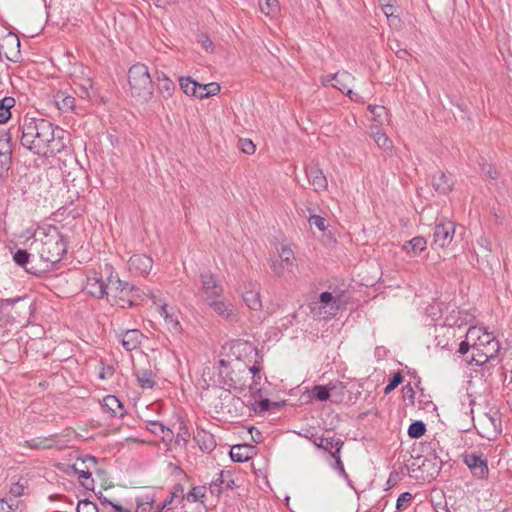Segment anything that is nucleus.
<instances>
[{"mask_svg":"<svg viewBox=\"0 0 512 512\" xmlns=\"http://www.w3.org/2000/svg\"><path fill=\"white\" fill-rule=\"evenodd\" d=\"M442 465L443 461L437 455L429 454L424 458L421 465H419L422 478L428 481L436 479L441 471Z\"/></svg>","mask_w":512,"mask_h":512,"instance_id":"1a4fd4ad","label":"nucleus"},{"mask_svg":"<svg viewBox=\"0 0 512 512\" xmlns=\"http://www.w3.org/2000/svg\"><path fill=\"white\" fill-rule=\"evenodd\" d=\"M30 258L31 254H29L24 249H18L13 255V260L15 261V263L23 267L28 273L33 275H39L43 273L41 267L33 265V260H31Z\"/></svg>","mask_w":512,"mask_h":512,"instance_id":"a211bd4d","label":"nucleus"},{"mask_svg":"<svg viewBox=\"0 0 512 512\" xmlns=\"http://www.w3.org/2000/svg\"><path fill=\"white\" fill-rule=\"evenodd\" d=\"M92 88H88V87H83V86H75V93L82 99H90L91 98V93H90V90Z\"/></svg>","mask_w":512,"mask_h":512,"instance_id":"69168bd1","label":"nucleus"},{"mask_svg":"<svg viewBox=\"0 0 512 512\" xmlns=\"http://www.w3.org/2000/svg\"><path fill=\"white\" fill-rule=\"evenodd\" d=\"M243 301L251 309L258 311L262 308L260 292L253 285L246 289L242 294Z\"/></svg>","mask_w":512,"mask_h":512,"instance_id":"4be33fe9","label":"nucleus"},{"mask_svg":"<svg viewBox=\"0 0 512 512\" xmlns=\"http://www.w3.org/2000/svg\"><path fill=\"white\" fill-rule=\"evenodd\" d=\"M206 304L225 320H232L236 316L233 305L229 302L216 298Z\"/></svg>","mask_w":512,"mask_h":512,"instance_id":"6ab92c4d","label":"nucleus"},{"mask_svg":"<svg viewBox=\"0 0 512 512\" xmlns=\"http://www.w3.org/2000/svg\"><path fill=\"white\" fill-rule=\"evenodd\" d=\"M153 509H154L153 500H151L150 502L147 501L145 503L137 500V509H136L137 512H150Z\"/></svg>","mask_w":512,"mask_h":512,"instance_id":"0e129e2a","label":"nucleus"},{"mask_svg":"<svg viewBox=\"0 0 512 512\" xmlns=\"http://www.w3.org/2000/svg\"><path fill=\"white\" fill-rule=\"evenodd\" d=\"M463 461L475 477L483 479L488 475L487 460L482 454H465L463 455Z\"/></svg>","mask_w":512,"mask_h":512,"instance_id":"6e6552de","label":"nucleus"},{"mask_svg":"<svg viewBox=\"0 0 512 512\" xmlns=\"http://www.w3.org/2000/svg\"><path fill=\"white\" fill-rule=\"evenodd\" d=\"M374 141L376 142L377 146L384 150L388 151L392 149V141L387 137V135L382 132L381 130H378L374 133Z\"/></svg>","mask_w":512,"mask_h":512,"instance_id":"4c0bfd02","label":"nucleus"},{"mask_svg":"<svg viewBox=\"0 0 512 512\" xmlns=\"http://www.w3.org/2000/svg\"><path fill=\"white\" fill-rule=\"evenodd\" d=\"M105 272L107 273L106 277V285L105 290L107 294L105 297L111 302L112 305H116V301L119 300L122 296V289L124 288L126 282L120 280L118 274H114L113 267L109 264H105Z\"/></svg>","mask_w":512,"mask_h":512,"instance_id":"39448f33","label":"nucleus"},{"mask_svg":"<svg viewBox=\"0 0 512 512\" xmlns=\"http://www.w3.org/2000/svg\"><path fill=\"white\" fill-rule=\"evenodd\" d=\"M49 438H35L26 441V445L32 449H47L51 448L52 444L49 443Z\"/></svg>","mask_w":512,"mask_h":512,"instance_id":"79ce46f5","label":"nucleus"},{"mask_svg":"<svg viewBox=\"0 0 512 512\" xmlns=\"http://www.w3.org/2000/svg\"><path fill=\"white\" fill-rule=\"evenodd\" d=\"M238 147L239 149L247 154V155H252L255 153V150H256V146L255 144L250 140V139H239L238 141Z\"/></svg>","mask_w":512,"mask_h":512,"instance_id":"49530a36","label":"nucleus"},{"mask_svg":"<svg viewBox=\"0 0 512 512\" xmlns=\"http://www.w3.org/2000/svg\"><path fill=\"white\" fill-rule=\"evenodd\" d=\"M195 440L197 441L200 449L204 452H212L216 447L214 436L210 433H206L204 431L198 432L195 436Z\"/></svg>","mask_w":512,"mask_h":512,"instance_id":"bb28decb","label":"nucleus"},{"mask_svg":"<svg viewBox=\"0 0 512 512\" xmlns=\"http://www.w3.org/2000/svg\"><path fill=\"white\" fill-rule=\"evenodd\" d=\"M101 406L103 411L107 413L110 417L123 418L126 414V410L124 409L123 404L114 395L105 396L103 398Z\"/></svg>","mask_w":512,"mask_h":512,"instance_id":"f3484780","label":"nucleus"},{"mask_svg":"<svg viewBox=\"0 0 512 512\" xmlns=\"http://www.w3.org/2000/svg\"><path fill=\"white\" fill-rule=\"evenodd\" d=\"M201 288L199 295L207 303L213 299L220 298L223 294V287L215 275L204 272L200 275Z\"/></svg>","mask_w":512,"mask_h":512,"instance_id":"20e7f679","label":"nucleus"},{"mask_svg":"<svg viewBox=\"0 0 512 512\" xmlns=\"http://www.w3.org/2000/svg\"><path fill=\"white\" fill-rule=\"evenodd\" d=\"M120 301H116V305L121 308L133 307L139 305L145 298V293L142 289L126 282Z\"/></svg>","mask_w":512,"mask_h":512,"instance_id":"423d86ee","label":"nucleus"},{"mask_svg":"<svg viewBox=\"0 0 512 512\" xmlns=\"http://www.w3.org/2000/svg\"><path fill=\"white\" fill-rule=\"evenodd\" d=\"M455 223L452 221H444L436 224L433 233L434 243L440 247H447L455 234Z\"/></svg>","mask_w":512,"mask_h":512,"instance_id":"0eeeda50","label":"nucleus"},{"mask_svg":"<svg viewBox=\"0 0 512 512\" xmlns=\"http://www.w3.org/2000/svg\"><path fill=\"white\" fill-rule=\"evenodd\" d=\"M139 385L144 388H153L155 383L154 373L150 369H138L135 371Z\"/></svg>","mask_w":512,"mask_h":512,"instance_id":"2f4dec72","label":"nucleus"},{"mask_svg":"<svg viewBox=\"0 0 512 512\" xmlns=\"http://www.w3.org/2000/svg\"><path fill=\"white\" fill-rule=\"evenodd\" d=\"M261 12L269 17L275 16L279 12L278 0H259Z\"/></svg>","mask_w":512,"mask_h":512,"instance_id":"f704fd0d","label":"nucleus"},{"mask_svg":"<svg viewBox=\"0 0 512 512\" xmlns=\"http://www.w3.org/2000/svg\"><path fill=\"white\" fill-rule=\"evenodd\" d=\"M382 4V11L386 15V17H391L394 15L395 6L393 4L394 0H379Z\"/></svg>","mask_w":512,"mask_h":512,"instance_id":"4d7b16f0","label":"nucleus"},{"mask_svg":"<svg viewBox=\"0 0 512 512\" xmlns=\"http://www.w3.org/2000/svg\"><path fill=\"white\" fill-rule=\"evenodd\" d=\"M131 96L141 103L149 102L153 97V81L148 67L142 63L134 64L128 71Z\"/></svg>","mask_w":512,"mask_h":512,"instance_id":"7ed1b4c3","label":"nucleus"},{"mask_svg":"<svg viewBox=\"0 0 512 512\" xmlns=\"http://www.w3.org/2000/svg\"><path fill=\"white\" fill-rule=\"evenodd\" d=\"M74 86H83L92 88V78L91 77H78V78H72Z\"/></svg>","mask_w":512,"mask_h":512,"instance_id":"680f3d73","label":"nucleus"},{"mask_svg":"<svg viewBox=\"0 0 512 512\" xmlns=\"http://www.w3.org/2000/svg\"><path fill=\"white\" fill-rule=\"evenodd\" d=\"M97 505L89 499L80 500L77 505V512H98Z\"/></svg>","mask_w":512,"mask_h":512,"instance_id":"a18cd8bd","label":"nucleus"},{"mask_svg":"<svg viewBox=\"0 0 512 512\" xmlns=\"http://www.w3.org/2000/svg\"><path fill=\"white\" fill-rule=\"evenodd\" d=\"M339 387L340 396H343L345 386L343 383L339 384L329 383L328 385H315L310 391H308V397L310 400H317L324 402L330 399L331 392Z\"/></svg>","mask_w":512,"mask_h":512,"instance_id":"f8f14e48","label":"nucleus"},{"mask_svg":"<svg viewBox=\"0 0 512 512\" xmlns=\"http://www.w3.org/2000/svg\"><path fill=\"white\" fill-rule=\"evenodd\" d=\"M484 344L482 345L483 351L487 354L488 358H493L500 349L499 342L490 337V334L485 333L482 338Z\"/></svg>","mask_w":512,"mask_h":512,"instance_id":"72a5a7b5","label":"nucleus"},{"mask_svg":"<svg viewBox=\"0 0 512 512\" xmlns=\"http://www.w3.org/2000/svg\"><path fill=\"white\" fill-rule=\"evenodd\" d=\"M402 382H403V375L401 374V372L394 373L393 376L390 378L389 383L384 388V394H386V395L389 394Z\"/></svg>","mask_w":512,"mask_h":512,"instance_id":"c03bdc74","label":"nucleus"},{"mask_svg":"<svg viewBox=\"0 0 512 512\" xmlns=\"http://www.w3.org/2000/svg\"><path fill=\"white\" fill-rule=\"evenodd\" d=\"M164 428L165 426L160 423V422H157V421H151L147 424V429L155 434V435H160L161 433H164Z\"/></svg>","mask_w":512,"mask_h":512,"instance_id":"052dcab7","label":"nucleus"},{"mask_svg":"<svg viewBox=\"0 0 512 512\" xmlns=\"http://www.w3.org/2000/svg\"><path fill=\"white\" fill-rule=\"evenodd\" d=\"M412 500H413V495L411 493L404 492V493L400 494V496L398 497L397 502H396V509L398 511L405 510L410 505Z\"/></svg>","mask_w":512,"mask_h":512,"instance_id":"37998d69","label":"nucleus"},{"mask_svg":"<svg viewBox=\"0 0 512 512\" xmlns=\"http://www.w3.org/2000/svg\"><path fill=\"white\" fill-rule=\"evenodd\" d=\"M279 406L280 404L278 402H272L269 399L264 398L256 403L254 410L258 413H264L270 411L272 408H278Z\"/></svg>","mask_w":512,"mask_h":512,"instance_id":"a19ab883","label":"nucleus"},{"mask_svg":"<svg viewBox=\"0 0 512 512\" xmlns=\"http://www.w3.org/2000/svg\"><path fill=\"white\" fill-rule=\"evenodd\" d=\"M71 469L74 471V473L79 475L80 479H90L91 473L89 472V468L86 466L85 468H81L78 466V463H75L71 466Z\"/></svg>","mask_w":512,"mask_h":512,"instance_id":"13d9d810","label":"nucleus"},{"mask_svg":"<svg viewBox=\"0 0 512 512\" xmlns=\"http://www.w3.org/2000/svg\"><path fill=\"white\" fill-rule=\"evenodd\" d=\"M142 336L137 329L127 330L122 336L121 343L127 351H132L141 344Z\"/></svg>","mask_w":512,"mask_h":512,"instance_id":"b1692460","label":"nucleus"},{"mask_svg":"<svg viewBox=\"0 0 512 512\" xmlns=\"http://www.w3.org/2000/svg\"><path fill=\"white\" fill-rule=\"evenodd\" d=\"M306 176L309 183L313 186L315 192L320 193L328 187V181L322 169L318 165L307 167Z\"/></svg>","mask_w":512,"mask_h":512,"instance_id":"4468645a","label":"nucleus"},{"mask_svg":"<svg viewBox=\"0 0 512 512\" xmlns=\"http://www.w3.org/2000/svg\"><path fill=\"white\" fill-rule=\"evenodd\" d=\"M189 437H190V433H189V430H188L185 422L183 420H180L179 424H178L177 434H176V440H175L176 443L178 445L182 444L183 446H185L189 440Z\"/></svg>","mask_w":512,"mask_h":512,"instance_id":"58836bf2","label":"nucleus"},{"mask_svg":"<svg viewBox=\"0 0 512 512\" xmlns=\"http://www.w3.org/2000/svg\"><path fill=\"white\" fill-rule=\"evenodd\" d=\"M179 84L186 95L195 97L198 82L192 80L190 77H180Z\"/></svg>","mask_w":512,"mask_h":512,"instance_id":"c9c22d12","label":"nucleus"},{"mask_svg":"<svg viewBox=\"0 0 512 512\" xmlns=\"http://www.w3.org/2000/svg\"><path fill=\"white\" fill-rule=\"evenodd\" d=\"M220 91V85L215 82H211L208 84H197L196 88V98L204 99L210 96L216 95Z\"/></svg>","mask_w":512,"mask_h":512,"instance_id":"7c9ffc66","label":"nucleus"},{"mask_svg":"<svg viewBox=\"0 0 512 512\" xmlns=\"http://www.w3.org/2000/svg\"><path fill=\"white\" fill-rule=\"evenodd\" d=\"M128 266L131 273L147 276L153 267V260L145 254H135L130 257Z\"/></svg>","mask_w":512,"mask_h":512,"instance_id":"9b49d317","label":"nucleus"},{"mask_svg":"<svg viewBox=\"0 0 512 512\" xmlns=\"http://www.w3.org/2000/svg\"><path fill=\"white\" fill-rule=\"evenodd\" d=\"M157 91L163 99H169L175 92L174 82L163 72H156Z\"/></svg>","mask_w":512,"mask_h":512,"instance_id":"aec40b11","label":"nucleus"},{"mask_svg":"<svg viewBox=\"0 0 512 512\" xmlns=\"http://www.w3.org/2000/svg\"><path fill=\"white\" fill-rule=\"evenodd\" d=\"M20 52V40L16 35L9 34L0 41V55L8 60Z\"/></svg>","mask_w":512,"mask_h":512,"instance_id":"dca6fc26","label":"nucleus"},{"mask_svg":"<svg viewBox=\"0 0 512 512\" xmlns=\"http://www.w3.org/2000/svg\"><path fill=\"white\" fill-rule=\"evenodd\" d=\"M72 78H78V77H91V70L90 68L82 65V64H75L73 67V71L71 72Z\"/></svg>","mask_w":512,"mask_h":512,"instance_id":"09e8293b","label":"nucleus"},{"mask_svg":"<svg viewBox=\"0 0 512 512\" xmlns=\"http://www.w3.org/2000/svg\"><path fill=\"white\" fill-rule=\"evenodd\" d=\"M279 258L285 261V265L288 269L293 267L294 254L293 251L287 247H282L281 253L279 254Z\"/></svg>","mask_w":512,"mask_h":512,"instance_id":"3c124183","label":"nucleus"},{"mask_svg":"<svg viewBox=\"0 0 512 512\" xmlns=\"http://www.w3.org/2000/svg\"><path fill=\"white\" fill-rule=\"evenodd\" d=\"M313 444L316 448L328 452L330 455L341 453L344 442L340 438L314 437Z\"/></svg>","mask_w":512,"mask_h":512,"instance_id":"2eb2a0df","label":"nucleus"},{"mask_svg":"<svg viewBox=\"0 0 512 512\" xmlns=\"http://www.w3.org/2000/svg\"><path fill=\"white\" fill-rule=\"evenodd\" d=\"M106 279L100 273L94 272L91 276L87 277L85 290L87 293L95 298L102 299L107 294L105 290Z\"/></svg>","mask_w":512,"mask_h":512,"instance_id":"ddd939ff","label":"nucleus"},{"mask_svg":"<svg viewBox=\"0 0 512 512\" xmlns=\"http://www.w3.org/2000/svg\"><path fill=\"white\" fill-rule=\"evenodd\" d=\"M481 173L488 179L496 180L499 176L497 169L489 163L481 164Z\"/></svg>","mask_w":512,"mask_h":512,"instance_id":"de8ad7c7","label":"nucleus"},{"mask_svg":"<svg viewBox=\"0 0 512 512\" xmlns=\"http://www.w3.org/2000/svg\"><path fill=\"white\" fill-rule=\"evenodd\" d=\"M483 344L484 341L482 338L478 337V342L472 345V356L470 362H474L478 366L485 364L489 360L487 354L482 349Z\"/></svg>","mask_w":512,"mask_h":512,"instance_id":"c756f323","label":"nucleus"},{"mask_svg":"<svg viewBox=\"0 0 512 512\" xmlns=\"http://www.w3.org/2000/svg\"><path fill=\"white\" fill-rule=\"evenodd\" d=\"M9 493L14 496V497H20L23 495L24 493V486L22 484H20L19 482L18 483H14L11 487H10V491Z\"/></svg>","mask_w":512,"mask_h":512,"instance_id":"338daca9","label":"nucleus"},{"mask_svg":"<svg viewBox=\"0 0 512 512\" xmlns=\"http://www.w3.org/2000/svg\"><path fill=\"white\" fill-rule=\"evenodd\" d=\"M333 80L334 83L332 86L342 93H345L347 89L350 88V84L354 81V77L347 71L337 72L333 75H330L327 81Z\"/></svg>","mask_w":512,"mask_h":512,"instance_id":"412c9836","label":"nucleus"},{"mask_svg":"<svg viewBox=\"0 0 512 512\" xmlns=\"http://www.w3.org/2000/svg\"><path fill=\"white\" fill-rule=\"evenodd\" d=\"M198 42L202 45V47L206 51H212L213 50V42L209 38L207 34L201 33L198 35Z\"/></svg>","mask_w":512,"mask_h":512,"instance_id":"bf43d9fd","label":"nucleus"},{"mask_svg":"<svg viewBox=\"0 0 512 512\" xmlns=\"http://www.w3.org/2000/svg\"><path fill=\"white\" fill-rule=\"evenodd\" d=\"M6 143L0 148V177L7 174L11 166V142L5 139Z\"/></svg>","mask_w":512,"mask_h":512,"instance_id":"393cba45","label":"nucleus"},{"mask_svg":"<svg viewBox=\"0 0 512 512\" xmlns=\"http://www.w3.org/2000/svg\"><path fill=\"white\" fill-rule=\"evenodd\" d=\"M331 457L334 459V469L338 471V473L345 479H348V474L345 471L343 462L341 460L340 453L338 454H332Z\"/></svg>","mask_w":512,"mask_h":512,"instance_id":"864d4df0","label":"nucleus"},{"mask_svg":"<svg viewBox=\"0 0 512 512\" xmlns=\"http://www.w3.org/2000/svg\"><path fill=\"white\" fill-rule=\"evenodd\" d=\"M160 315L165 319V321L170 325V328L175 332L180 331L181 325L172 309L168 307L167 304L159 305L158 307Z\"/></svg>","mask_w":512,"mask_h":512,"instance_id":"c85d7f7f","label":"nucleus"},{"mask_svg":"<svg viewBox=\"0 0 512 512\" xmlns=\"http://www.w3.org/2000/svg\"><path fill=\"white\" fill-rule=\"evenodd\" d=\"M205 496V487L197 486L193 487L188 493L187 499L189 501H197Z\"/></svg>","mask_w":512,"mask_h":512,"instance_id":"5fc2aeb1","label":"nucleus"},{"mask_svg":"<svg viewBox=\"0 0 512 512\" xmlns=\"http://www.w3.org/2000/svg\"><path fill=\"white\" fill-rule=\"evenodd\" d=\"M427 241L424 237L416 236L403 245V250L414 256L426 249Z\"/></svg>","mask_w":512,"mask_h":512,"instance_id":"a878e982","label":"nucleus"},{"mask_svg":"<svg viewBox=\"0 0 512 512\" xmlns=\"http://www.w3.org/2000/svg\"><path fill=\"white\" fill-rule=\"evenodd\" d=\"M484 421L486 422L487 425H491L493 427V433L495 435L501 433V422L498 418L490 414H485Z\"/></svg>","mask_w":512,"mask_h":512,"instance_id":"603ef678","label":"nucleus"},{"mask_svg":"<svg viewBox=\"0 0 512 512\" xmlns=\"http://www.w3.org/2000/svg\"><path fill=\"white\" fill-rule=\"evenodd\" d=\"M62 129L54 126L52 122L44 118H27L18 126L10 127L4 134L7 141L11 142L12 138H20L23 147L38 156L55 155L59 153L63 147Z\"/></svg>","mask_w":512,"mask_h":512,"instance_id":"f257e3e1","label":"nucleus"},{"mask_svg":"<svg viewBox=\"0 0 512 512\" xmlns=\"http://www.w3.org/2000/svg\"><path fill=\"white\" fill-rule=\"evenodd\" d=\"M66 252L67 243L57 229L45 234L38 249L40 261L43 264V267H41L43 272L53 269L62 260Z\"/></svg>","mask_w":512,"mask_h":512,"instance_id":"f03ea898","label":"nucleus"},{"mask_svg":"<svg viewBox=\"0 0 512 512\" xmlns=\"http://www.w3.org/2000/svg\"><path fill=\"white\" fill-rule=\"evenodd\" d=\"M454 184V177L450 173L438 170L431 176V185L440 195L449 194L453 190Z\"/></svg>","mask_w":512,"mask_h":512,"instance_id":"9d476101","label":"nucleus"},{"mask_svg":"<svg viewBox=\"0 0 512 512\" xmlns=\"http://www.w3.org/2000/svg\"><path fill=\"white\" fill-rule=\"evenodd\" d=\"M399 481V473L396 471H392L389 475L387 484L390 486H395Z\"/></svg>","mask_w":512,"mask_h":512,"instance_id":"774afa93","label":"nucleus"},{"mask_svg":"<svg viewBox=\"0 0 512 512\" xmlns=\"http://www.w3.org/2000/svg\"><path fill=\"white\" fill-rule=\"evenodd\" d=\"M54 99L56 106L62 112L67 113L75 110V98L72 95L64 91H58Z\"/></svg>","mask_w":512,"mask_h":512,"instance_id":"5701e85b","label":"nucleus"},{"mask_svg":"<svg viewBox=\"0 0 512 512\" xmlns=\"http://www.w3.org/2000/svg\"><path fill=\"white\" fill-rule=\"evenodd\" d=\"M271 268L277 275H283L285 271H291L292 268L288 269L285 265V261L281 258H276L271 261Z\"/></svg>","mask_w":512,"mask_h":512,"instance_id":"8fccbe9b","label":"nucleus"},{"mask_svg":"<svg viewBox=\"0 0 512 512\" xmlns=\"http://www.w3.org/2000/svg\"><path fill=\"white\" fill-rule=\"evenodd\" d=\"M308 221L311 225H315L321 232L325 231L327 228L325 224L326 220L321 216L312 215L309 217Z\"/></svg>","mask_w":512,"mask_h":512,"instance_id":"6e6d98bb","label":"nucleus"},{"mask_svg":"<svg viewBox=\"0 0 512 512\" xmlns=\"http://www.w3.org/2000/svg\"><path fill=\"white\" fill-rule=\"evenodd\" d=\"M250 451L247 445L239 444L231 447L229 455L232 461L242 463L251 458Z\"/></svg>","mask_w":512,"mask_h":512,"instance_id":"cd10ccee","label":"nucleus"},{"mask_svg":"<svg viewBox=\"0 0 512 512\" xmlns=\"http://www.w3.org/2000/svg\"><path fill=\"white\" fill-rule=\"evenodd\" d=\"M15 106L13 97H4L0 100V124L6 123L11 118V108Z\"/></svg>","mask_w":512,"mask_h":512,"instance_id":"473e14b6","label":"nucleus"},{"mask_svg":"<svg viewBox=\"0 0 512 512\" xmlns=\"http://www.w3.org/2000/svg\"><path fill=\"white\" fill-rule=\"evenodd\" d=\"M319 300L320 303L324 305V308L326 306H330V309L334 311L338 310L339 308V300L334 298L333 295L328 291L322 292L319 296Z\"/></svg>","mask_w":512,"mask_h":512,"instance_id":"ea45409f","label":"nucleus"},{"mask_svg":"<svg viewBox=\"0 0 512 512\" xmlns=\"http://www.w3.org/2000/svg\"><path fill=\"white\" fill-rule=\"evenodd\" d=\"M426 432V425L423 421L417 420L410 424L408 436L413 439L422 437Z\"/></svg>","mask_w":512,"mask_h":512,"instance_id":"e433bc0d","label":"nucleus"},{"mask_svg":"<svg viewBox=\"0 0 512 512\" xmlns=\"http://www.w3.org/2000/svg\"><path fill=\"white\" fill-rule=\"evenodd\" d=\"M27 297H16V298H9V299H2L0 298V310H3L7 306H13L16 303L20 301H24Z\"/></svg>","mask_w":512,"mask_h":512,"instance_id":"e2e57ef3","label":"nucleus"}]
</instances>
